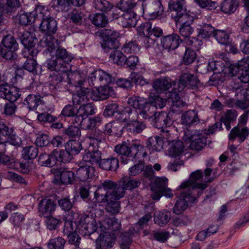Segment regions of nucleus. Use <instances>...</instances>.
<instances>
[{"instance_id":"7","label":"nucleus","mask_w":249,"mask_h":249,"mask_svg":"<svg viewBox=\"0 0 249 249\" xmlns=\"http://www.w3.org/2000/svg\"><path fill=\"white\" fill-rule=\"evenodd\" d=\"M153 182L151 184V190L153 193L151 197L154 200H159L162 196L171 198L173 194L171 190L167 187L168 180L165 178H153Z\"/></svg>"},{"instance_id":"5","label":"nucleus","mask_w":249,"mask_h":249,"mask_svg":"<svg viewBox=\"0 0 249 249\" xmlns=\"http://www.w3.org/2000/svg\"><path fill=\"white\" fill-rule=\"evenodd\" d=\"M125 112L128 114V120L124 127L126 131L133 135L141 133L146 128V125L140 119L138 112L130 108L126 109Z\"/></svg>"},{"instance_id":"44","label":"nucleus","mask_w":249,"mask_h":249,"mask_svg":"<svg viewBox=\"0 0 249 249\" xmlns=\"http://www.w3.org/2000/svg\"><path fill=\"white\" fill-rule=\"evenodd\" d=\"M238 6L237 0H224L220 4V9L225 14H231L235 12Z\"/></svg>"},{"instance_id":"6","label":"nucleus","mask_w":249,"mask_h":249,"mask_svg":"<svg viewBox=\"0 0 249 249\" xmlns=\"http://www.w3.org/2000/svg\"><path fill=\"white\" fill-rule=\"evenodd\" d=\"M16 34L21 43L25 47L22 52L24 57L36 56L38 51L35 48L36 44L35 40H36V38L34 37L33 34L28 31L21 32L19 29L16 31Z\"/></svg>"},{"instance_id":"61","label":"nucleus","mask_w":249,"mask_h":249,"mask_svg":"<svg viewBox=\"0 0 249 249\" xmlns=\"http://www.w3.org/2000/svg\"><path fill=\"white\" fill-rule=\"evenodd\" d=\"M45 217V225L47 228L50 231L56 229L62 224V221L60 219L54 217L51 215H47Z\"/></svg>"},{"instance_id":"43","label":"nucleus","mask_w":249,"mask_h":249,"mask_svg":"<svg viewBox=\"0 0 249 249\" xmlns=\"http://www.w3.org/2000/svg\"><path fill=\"white\" fill-rule=\"evenodd\" d=\"M7 145L5 142H0V164L7 167H12V158L5 154Z\"/></svg>"},{"instance_id":"52","label":"nucleus","mask_w":249,"mask_h":249,"mask_svg":"<svg viewBox=\"0 0 249 249\" xmlns=\"http://www.w3.org/2000/svg\"><path fill=\"white\" fill-rule=\"evenodd\" d=\"M93 5L97 10L106 13L114 7L113 5L107 0H94Z\"/></svg>"},{"instance_id":"33","label":"nucleus","mask_w":249,"mask_h":249,"mask_svg":"<svg viewBox=\"0 0 249 249\" xmlns=\"http://www.w3.org/2000/svg\"><path fill=\"white\" fill-rule=\"evenodd\" d=\"M56 176L59 177L60 181L64 184H72L76 178L74 173L67 169H60Z\"/></svg>"},{"instance_id":"27","label":"nucleus","mask_w":249,"mask_h":249,"mask_svg":"<svg viewBox=\"0 0 249 249\" xmlns=\"http://www.w3.org/2000/svg\"><path fill=\"white\" fill-rule=\"evenodd\" d=\"M171 17L177 26L191 25L194 20L193 17L187 13L186 10L178 13H172Z\"/></svg>"},{"instance_id":"46","label":"nucleus","mask_w":249,"mask_h":249,"mask_svg":"<svg viewBox=\"0 0 249 249\" xmlns=\"http://www.w3.org/2000/svg\"><path fill=\"white\" fill-rule=\"evenodd\" d=\"M105 222L107 226L106 227L103 225L101 226L103 227L104 231H118L121 228L120 222L115 217L107 218Z\"/></svg>"},{"instance_id":"39","label":"nucleus","mask_w":249,"mask_h":249,"mask_svg":"<svg viewBox=\"0 0 249 249\" xmlns=\"http://www.w3.org/2000/svg\"><path fill=\"white\" fill-rule=\"evenodd\" d=\"M50 5L56 11L62 12L69 11L72 6L70 0H52Z\"/></svg>"},{"instance_id":"58","label":"nucleus","mask_w":249,"mask_h":249,"mask_svg":"<svg viewBox=\"0 0 249 249\" xmlns=\"http://www.w3.org/2000/svg\"><path fill=\"white\" fill-rule=\"evenodd\" d=\"M153 22L148 21L142 23L137 28L138 34L143 37L150 36Z\"/></svg>"},{"instance_id":"2","label":"nucleus","mask_w":249,"mask_h":249,"mask_svg":"<svg viewBox=\"0 0 249 249\" xmlns=\"http://www.w3.org/2000/svg\"><path fill=\"white\" fill-rule=\"evenodd\" d=\"M97 230L96 222L91 217L88 215L82 216L78 223L71 220L65 222L63 233L65 235L70 234L75 231L85 236H89Z\"/></svg>"},{"instance_id":"20","label":"nucleus","mask_w":249,"mask_h":249,"mask_svg":"<svg viewBox=\"0 0 249 249\" xmlns=\"http://www.w3.org/2000/svg\"><path fill=\"white\" fill-rule=\"evenodd\" d=\"M37 119L44 124H50L52 129H59L63 127L62 123L57 122L58 118L48 112L38 113Z\"/></svg>"},{"instance_id":"17","label":"nucleus","mask_w":249,"mask_h":249,"mask_svg":"<svg viewBox=\"0 0 249 249\" xmlns=\"http://www.w3.org/2000/svg\"><path fill=\"white\" fill-rule=\"evenodd\" d=\"M182 42L180 36L177 34H172L162 37L160 40L161 46L168 50H174Z\"/></svg>"},{"instance_id":"32","label":"nucleus","mask_w":249,"mask_h":249,"mask_svg":"<svg viewBox=\"0 0 249 249\" xmlns=\"http://www.w3.org/2000/svg\"><path fill=\"white\" fill-rule=\"evenodd\" d=\"M99 167L106 171H115L119 167V160L116 158L110 156L107 158L102 159Z\"/></svg>"},{"instance_id":"38","label":"nucleus","mask_w":249,"mask_h":249,"mask_svg":"<svg viewBox=\"0 0 249 249\" xmlns=\"http://www.w3.org/2000/svg\"><path fill=\"white\" fill-rule=\"evenodd\" d=\"M55 58L59 62L66 66L70 63L72 59V56L68 53L67 50L64 48L59 47L56 51Z\"/></svg>"},{"instance_id":"42","label":"nucleus","mask_w":249,"mask_h":249,"mask_svg":"<svg viewBox=\"0 0 249 249\" xmlns=\"http://www.w3.org/2000/svg\"><path fill=\"white\" fill-rule=\"evenodd\" d=\"M163 143L162 140L157 136L149 138L146 142L147 146L153 152L160 151L162 148Z\"/></svg>"},{"instance_id":"8","label":"nucleus","mask_w":249,"mask_h":249,"mask_svg":"<svg viewBox=\"0 0 249 249\" xmlns=\"http://www.w3.org/2000/svg\"><path fill=\"white\" fill-rule=\"evenodd\" d=\"M183 140L190 143V149L196 151L201 150L207 143L206 137L197 130L187 129L184 132Z\"/></svg>"},{"instance_id":"28","label":"nucleus","mask_w":249,"mask_h":249,"mask_svg":"<svg viewBox=\"0 0 249 249\" xmlns=\"http://www.w3.org/2000/svg\"><path fill=\"white\" fill-rule=\"evenodd\" d=\"M249 135V129L247 127L240 129L237 125L231 130L229 134V139L233 142L236 138H238V142L241 143L245 141Z\"/></svg>"},{"instance_id":"19","label":"nucleus","mask_w":249,"mask_h":249,"mask_svg":"<svg viewBox=\"0 0 249 249\" xmlns=\"http://www.w3.org/2000/svg\"><path fill=\"white\" fill-rule=\"evenodd\" d=\"M95 168L88 165H81L76 171L75 177L79 181H86L95 177Z\"/></svg>"},{"instance_id":"35","label":"nucleus","mask_w":249,"mask_h":249,"mask_svg":"<svg viewBox=\"0 0 249 249\" xmlns=\"http://www.w3.org/2000/svg\"><path fill=\"white\" fill-rule=\"evenodd\" d=\"M198 37L202 38H209L213 36L215 30L211 24L202 23L197 28Z\"/></svg>"},{"instance_id":"11","label":"nucleus","mask_w":249,"mask_h":249,"mask_svg":"<svg viewBox=\"0 0 249 249\" xmlns=\"http://www.w3.org/2000/svg\"><path fill=\"white\" fill-rule=\"evenodd\" d=\"M96 231L99 233V237L96 240V247L97 249H109L112 248L116 241V236L114 233H111L109 231H104L103 227H98L96 225Z\"/></svg>"},{"instance_id":"12","label":"nucleus","mask_w":249,"mask_h":249,"mask_svg":"<svg viewBox=\"0 0 249 249\" xmlns=\"http://www.w3.org/2000/svg\"><path fill=\"white\" fill-rule=\"evenodd\" d=\"M88 81L90 86L97 88L102 85L115 82V78L102 70H97L89 76Z\"/></svg>"},{"instance_id":"4","label":"nucleus","mask_w":249,"mask_h":249,"mask_svg":"<svg viewBox=\"0 0 249 249\" xmlns=\"http://www.w3.org/2000/svg\"><path fill=\"white\" fill-rule=\"evenodd\" d=\"M71 81L70 82L75 87H81V89L72 95V100L73 104L82 105L86 103L89 101V97H90L91 89L82 87L85 81L81 78L79 73L71 74Z\"/></svg>"},{"instance_id":"54","label":"nucleus","mask_w":249,"mask_h":249,"mask_svg":"<svg viewBox=\"0 0 249 249\" xmlns=\"http://www.w3.org/2000/svg\"><path fill=\"white\" fill-rule=\"evenodd\" d=\"M139 113V116L140 115L145 120L150 119L153 116L156 115L155 110L154 107L151 106L150 103H146L140 110Z\"/></svg>"},{"instance_id":"10","label":"nucleus","mask_w":249,"mask_h":249,"mask_svg":"<svg viewBox=\"0 0 249 249\" xmlns=\"http://www.w3.org/2000/svg\"><path fill=\"white\" fill-rule=\"evenodd\" d=\"M101 36L103 39L101 47L105 52L119 47L120 43L118 38L120 37V33L118 32L105 29L102 30Z\"/></svg>"},{"instance_id":"13","label":"nucleus","mask_w":249,"mask_h":249,"mask_svg":"<svg viewBox=\"0 0 249 249\" xmlns=\"http://www.w3.org/2000/svg\"><path fill=\"white\" fill-rule=\"evenodd\" d=\"M60 71H53L50 74V88L52 89H60L63 85L65 77L68 78L67 67H61Z\"/></svg>"},{"instance_id":"63","label":"nucleus","mask_w":249,"mask_h":249,"mask_svg":"<svg viewBox=\"0 0 249 249\" xmlns=\"http://www.w3.org/2000/svg\"><path fill=\"white\" fill-rule=\"evenodd\" d=\"M91 20L94 25L99 27H104L108 23V18L104 14H95Z\"/></svg>"},{"instance_id":"59","label":"nucleus","mask_w":249,"mask_h":249,"mask_svg":"<svg viewBox=\"0 0 249 249\" xmlns=\"http://www.w3.org/2000/svg\"><path fill=\"white\" fill-rule=\"evenodd\" d=\"M119 186V182L116 183L110 179H106L99 185V187L104 189L105 191H110V194H113L114 192L118 193Z\"/></svg>"},{"instance_id":"37","label":"nucleus","mask_w":249,"mask_h":249,"mask_svg":"<svg viewBox=\"0 0 249 249\" xmlns=\"http://www.w3.org/2000/svg\"><path fill=\"white\" fill-rule=\"evenodd\" d=\"M53 154L55 164H56L57 161L63 163L69 162L72 158V156L66 149L61 150H54Z\"/></svg>"},{"instance_id":"48","label":"nucleus","mask_w":249,"mask_h":249,"mask_svg":"<svg viewBox=\"0 0 249 249\" xmlns=\"http://www.w3.org/2000/svg\"><path fill=\"white\" fill-rule=\"evenodd\" d=\"M1 44L7 49H10L12 51H17L18 49V43L14 36L10 34L4 36L1 41Z\"/></svg>"},{"instance_id":"25","label":"nucleus","mask_w":249,"mask_h":249,"mask_svg":"<svg viewBox=\"0 0 249 249\" xmlns=\"http://www.w3.org/2000/svg\"><path fill=\"white\" fill-rule=\"evenodd\" d=\"M56 207L54 201L48 198L42 199L38 203L39 213L44 216L52 215L55 210Z\"/></svg>"},{"instance_id":"29","label":"nucleus","mask_w":249,"mask_h":249,"mask_svg":"<svg viewBox=\"0 0 249 249\" xmlns=\"http://www.w3.org/2000/svg\"><path fill=\"white\" fill-rule=\"evenodd\" d=\"M137 21V15L134 11H124L119 24L123 27L131 28L136 26Z\"/></svg>"},{"instance_id":"62","label":"nucleus","mask_w":249,"mask_h":249,"mask_svg":"<svg viewBox=\"0 0 249 249\" xmlns=\"http://www.w3.org/2000/svg\"><path fill=\"white\" fill-rule=\"evenodd\" d=\"M77 108L74 105L68 104L62 109L60 116L66 117H72L75 116L79 112Z\"/></svg>"},{"instance_id":"47","label":"nucleus","mask_w":249,"mask_h":249,"mask_svg":"<svg viewBox=\"0 0 249 249\" xmlns=\"http://www.w3.org/2000/svg\"><path fill=\"white\" fill-rule=\"evenodd\" d=\"M102 118L99 116L93 117H86L84 120L83 129L85 130H92L102 123Z\"/></svg>"},{"instance_id":"40","label":"nucleus","mask_w":249,"mask_h":249,"mask_svg":"<svg viewBox=\"0 0 249 249\" xmlns=\"http://www.w3.org/2000/svg\"><path fill=\"white\" fill-rule=\"evenodd\" d=\"M114 151L118 154L121 155V162L124 164L128 162L129 157V146L125 144L117 145L114 148Z\"/></svg>"},{"instance_id":"24","label":"nucleus","mask_w":249,"mask_h":249,"mask_svg":"<svg viewBox=\"0 0 249 249\" xmlns=\"http://www.w3.org/2000/svg\"><path fill=\"white\" fill-rule=\"evenodd\" d=\"M86 138L89 142V148H90V147L98 148L99 144L105 140L104 134L99 129H95L88 132Z\"/></svg>"},{"instance_id":"60","label":"nucleus","mask_w":249,"mask_h":249,"mask_svg":"<svg viewBox=\"0 0 249 249\" xmlns=\"http://www.w3.org/2000/svg\"><path fill=\"white\" fill-rule=\"evenodd\" d=\"M183 144L181 141L174 142L168 150L169 155L172 157H178L183 152Z\"/></svg>"},{"instance_id":"26","label":"nucleus","mask_w":249,"mask_h":249,"mask_svg":"<svg viewBox=\"0 0 249 249\" xmlns=\"http://www.w3.org/2000/svg\"><path fill=\"white\" fill-rule=\"evenodd\" d=\"M117 193L114 192L113 194H110V191H105L101 188H98L94 193V199L95 202L100 203L102 205H105L110 199L116 198L120 199L118 196Z\"/></svg>"},{"instance_id":"22","label":"nucleus","mask_w":249,"mask_h":249,"mask_svg":"<svg viewBox=\"0 0 249 249\" xmlns=\"http://www.w3.org/2000/svg\"><path fill=\"white\" fill-rule=\"evenodd\" d=\"M70 22L74 26H76L74 32H80L83 30L85 25V16L83 13L78 10H73L70 14Z\"/></svg>"},{"instance_id":"49","label":"nucleus","mask_w":249,"mask_h":249,"mask_svg":"<svg viewBox=\"0 0 249 249\" xmlns=\"http://www.w3.org/2000/svg\"><path fill=\"white\" fill-rule=\"evenodd\" d=\"M171 213L166 211L160 212L154 216L155 223L160 226H163L167 224L171 219Z\"/></svg>"},{"instance_id":"15","label":"nucleus","mask_w":249,"mask_h":249,"mask_svg":"<svg viewBox=\"0 0 249 249\" xmlns=\"http://www.w3.org/2000/svg\"><path fill=\"white\" fill-rule=\"evenodd\" d=\"M139 180L133 179L129 177H125L119 181V188H118V197L120 199L124 196L126 190H132L139 186Z\"/></svg>"},{"instance_id":"34","label":"nucleus","mask_w":249,"mask_h":249,"mask_svg":"<svg viewBox=\"0 0 249 249\" xmlns=\"http://www.w3.org/2000/svg\"><path fill=\"white\" fill-rule=\"evenodd\" d=\"M155 125L159 129L166 128L172 124V121L165 112L159 113L158 116H155Z\"/></svg>"},{"instance_id":"14","label":"nucleus","mask_w":249,"mask_h":249,"mask_svg":"<svg viewBox=\"0 0 249 249\" xmlns=\"http://www.w3.org/2000/svg\"><path fill=\"white\" fill-rule=\"evenodd\" d=\"M18 89L8 84H0V98L9 102H16L20 97Z\"/></svg>"},{"instance_id":"57","label":"nucleus","mask_w":249,"mask_h":249,"mask_svg":"<svg viewBox=\"0 0 249 249\" xmlns=\"http://www.w3.org/2000/svg\"><path fill=\"white\" fill-rule=\"evenodd\" d=\"M66 240L61 237H56L50 239L47 243L49 249H64Z\"/></svg>"},{"instance_id":"45","label":"nucleus","mask_w":249,"mask_h":249,"mask_svg":"<svg viewBox=\"0 0 249 249\" xmlns=\"http://www.w3.org/2000/svg\"><path fill=\"white\" fill-rule=\"evenodd\" d=\"M246 60L247 58H244L236 64H231L227 68L229 75L232 77L235 76L241 70L244 69V67H248V62Z\"/></svg>"},{"instance_id":"50","label":"nucleus","mask_w":249,"mask_h":249,"mask_svg":"<svg viewBox=\"0 0 249 249\" xmlns=\"http://www.w3.org/2000/svg\"><path fill=\"white\" fill-rule=\"evenodd\" d=\"M53 151L50 154L42 153L39 156L38 162L41 166L52 167L55 165Z\"/></svg>"},{"instance_id":"9","label":"nucleus","mask_w":249,"mask_h":249,"mask_svg":"<svg viewBox=\"0 0 249 249\" xmlns=\"http://www.w3.org/2000/svg\"><path fill=\"white\" fill-rule=\"evenodd\" d=\"M176 195L178 196L174 207L173 212L177 214L182 213L188 207L189 202H193L198 197L195 194L187 192L184 189H180L179 187Z\"/></svg>"},{"instance_id":"53","label":"nucleus","mask_w":249,"mask_h":249,"mask_svg":"<svg viewBox=\"0 0 249 249\" xmlns=\"http://www.w3.org/2000/svg\"><path fill=\"white\" fill-rule=\"evenodd\" d=\"M38 153V148L34 146H29L23 148L22 151V158L25 160L35 159Z\"/></svg>"},{"instance_id":"51","label":"nucleus","mask_w":249,"mask_h":249,"mask_svg":"<svg viewBox=\"0 0 249 249\" xmlns=\"http://www.w3.org/2000/svg\"><path fill=\"white\" fill-rule=\"evenodd\" d=\"M247 89L241 90V94L243 95V98L237 99L235 101V107L242 110H246L249 107V95L248 93Z\"/></svg>"},{"instance_id":"31","label":"nucleus","mask_w":249,"mask_h":249,"mask_svg":"<svg viewBox=\"0 0 249 249\" xmlns=\"http://www.w3.org/2000/svg\"><path fill=\"white\" fill-rule=\"evenodd\" d=\"M95 148L89 149L88 152L84 155L83 160L86 163L97 164L99 166V163L102 160V153L98 150H94Z\"/></svg>"},{"instance_id":"56","label":"nucleus","mask_w":249,"mask_h":249,"mask_svg":"<svg viewBox=\"0 0 249 249\" xmlns=\"http://www.w3.org/2000/svg\"><path fill=\"white\" fill-rule=\"evenodd\" d=\"M65 148L72 156L80 152L81 150V144L79 141L70 140L66 143Z\"/></svg>"},{"instance_id":"1","label":"nucleus","mask_w":249,"mask_h":249,"mask_svg":"<svg viewBox=\"0 0 249 249\" xmlns=\"http://www.w3.org/2000/svg\"><path fill=\"white\" fill-rule=\"evenodd\" d=\"M36 13L37 17L42 18V21L39 26L40 29L47 34L41 39V45L47 47L45 51L52 53L59 44L58 40L53 36L57 30V22L53 18L48 17L49 12L45 7H37Z\"/></svg>"},{"instance_id":"21","label":"nucleus","mask_w":249,"mask_h":249,"mask_svg":"<svg viewBox=\"0 0 249 249\" xmlns=\"http://www.w3.org/2000/svg\"><path fill=\"white\" fill-rule=\"evenodd\" d=\"M96 88V90L91 89L90 98L94 101L104 100L111 95L113 89L110 87L104 85Z\"/></svg>"},{"instance_id":"16","label":"nucleus","mask_w":249,"mask_h":249,"mask_svg":"<svg viewBox=\"0 0 249 249\" xmlns=\"http://www.w3.org/2000/svg\"><path fill=\"white\" fill-rule=\"evenodd\" d=\"M147 155L144 149V147L137 140L132 141L129 144V157H132L135 160V162L137 160H143Z\"/></svg>"},{"instance_id":"36","label":"nucleus","mask_w":249,"mask_h":249,"mask_svg":"<svg viewBox=\"0 0 249 249\" xmlns=\"http://www.w3.org/2000/svg\"><path fill=\"white\" fill-rule=\"evenodd\" d=\"M181 121L183 124L190 126L197 124L199 120L197 112L195 110H188L182 115Z\"/></svg>"},{"instance_id":"30","label":"nucleus","mask_w":249,"mask_h":249,"mask_svg":"<svg viewBox=\"0 0 249 249\" xmlns=\"http://www.w3.org/2000/svg\"><path fill=\"white\" fill-rule=\"evenodd\" d=\"M172 80L168 77L156 79L152 84L153 89L159 93L164 92L168 90L172 87Z\"/></svg>"},{"instance_id":"55","label":"nucleus","mask_w":249,"mask_h":249,"mask_svg":"<svg viewBox=\"0 0 249 249\" xmlns=\"http://www.w3.org/2000/svg\"><path fill=\"white\" fill-rule=\"evenodd\" d=\"M147 101L146 99L137 96L130 97L127 100V103L133 108L140 110Z\"/></svg>"},{"instance_id":"41","label":"nucleus","mask_w":249,"mask_h":249,"mask_svg":"<svg viewBox=\"0 0 249 249\" xmlns=\"http://www.w3.org/2000/svg\"><path fill=\"white\" fill-rule=\"evenodd\" d=\"M168 99L172 103V108L173 111H180V109H176V108L183 107L185 103L180 99L178 94L175 91L169 92Z\"/></svg>"},{"instance_id":"64","label":"nucleus","mask_w":249,"mask_h":249,"mask_svg":"<svg viewBox=\"0 0 249 249\" xmlns=\"http://www.w3.org/2000/svg\"><path fill=\"white\" fill-rule=\"evenodd\" d=\"M110 58L113 62L118 65H124L125 64L126 57L120 51L115 49L109 55Z\"/></svg>"},{"instance_id":"3","label":"nucleus","mask_w":249,"mask_h":249,"mask_svg":"<svg viewBox=\"0 0 249 249\" xmlns=\"http://www.w3.org/2000/svg\"><path fill=\"white\" fill-rule=\"evenodd\" d=\"M203 177L201 170H197L192 172L189 176L188 179L183 181L179 186L180 189H184L187 192L195 194L197 196H199L207 187V183H198L197 181L202 180Z\"/></svg>"},{"instance_id":"23","label":"nucleus","mask_w":249,"mask_h":249,"mask_svg":"<svg viewBox=\"0 0 249 249\" xmlns=\"http://www.w3.org/2000/svg\"><path fill=\"white\" fill-rule=\"evenodd\" d=\"M198 79L196 76L189 73H184L180 76L178 87L182 89L185 88L194 89L197 87Z\"/></svg>"},{"instance_id":"18","label":"nucleus","mask_w":249,"mask_h":249,"mask_svg":"<svg viewBox=\"0 0 249 249\" xmlns=\"http://www.w3.org/2000/svg\"><path fill=\"white\" fill-rule=\"evenodd\" d=\"M36 89V94H30L23 101L24 105L30 110L36 109L41 102V98L45 95L40 92V89H43L42 86H37Z\"/></svg>"}]
</instances>
